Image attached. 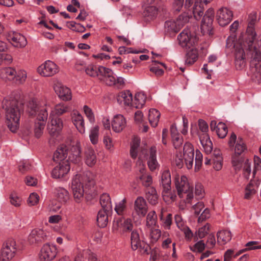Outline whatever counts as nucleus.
<instances>
[{
  "mask_svg": "<svg viewBox=\"0 0 261 261\" xmlns=\"http://www.w3.org/2000/svg\"><path fill=\"white\" fill-rule=\"evenodd\" d=\"M146 98V97L143 93H137L133 101L132 107L137 109L142 108L145 103Z\"/></svg>",
  "mask_w": 261,
  "mask_h": 261,
  "instance_id": "38",
  "label": "nucleus"
},
{
  "mask_svg": "<svg viewBox=\"0 0 261 261\" xmlns=\"http://www.w3.org/2000/svg\"><path fill=\"white\" fill-rule=\"evenodd\" d=\"M200 143L206 153L208 154L211 152L213 149V144L210 138L205 140Z\"/></svg>",
  "mask_w": 261,
  "mask_h": 261,
  "instance_id": "59",
  "label": "nucleus"
},
{
  "mask_svg": "<svg viewBox=\"0 0 261 261\" xmlns=\"http://www.w3.org/2000/svg\"><path fill=\"white\" fill-rule=\"evenodd\" d=\"M247 55L250 59V75L252 81L261 83V40L260 46L247 48Z\"/></svg>",
  "mask_w": 261,
  "mask_h": 261,
  "instance_id": "3",
  "label": "nucleus"
},
{
  "mask_svg": "<svg viewBox=\"0 0 261 261\" xmlns=\"http://www.w3.org/2000/svg\"><path fill=\"white\" fill-rule=\"evenodd\" d=\"M48 117V113L46 109H43L40 110L36 118V121L35 124V135L36 137L39 138L43 133L46 121Z\"/></svg>",
  "mask_w": 261,
  "mask_h": 261,
  "instance_id": "12",
  "label": "nucleus"
},
{
  "mask_svg": "<svg viewBox=\"0 0 261 261\" xmlns=\"http://www.w3.org/2000/svg\"><path fill=\"white\" fill-rule=\"evenodd\" d=\"M175 186L177 195L186 203H191L193 198V189L190 187L188 178L185 176H177L175 179Z\"/></svg>",
  "mask_w": 261,
  "mask_h": 261,
  "instance_id": "5",
  "label": "nucleus"
},
{
  "mask_svg": "<svg viewBox=\"0 0 261 261\" xmlns=\"http://www.w3.org/2000/svg\"><path fill=\"white\" fill-rule=\"evenodd\" d=\"M142 184L145 187H149L152 183V179L151 175L143 174L140 177Z\"/></svg>",
  "mask_w": 261,
  "mask_h": 261,
  "instance_id": "60",
  "label": "nucleus"
},
{
  "mask_svg": "<svg viewBox=\"0 0 261 261\" xmlns=\"http://www.w3.org/2000/svg\"><path fill=\"white\" fill-rule=\"evenodd\" d=\"M69 110L70 107L62 102L56 105L51 110L47 124L48 132L51 136H57L63 128L62 121L59 116L68 112Z\"/></svg>",
  "mask_w": 261,
  "mask_h": 261,
  "instance_id": "2",
  "label": "nucleus"
},
{
  "mask_svg": "<svg viewBox=\"0 0 261 261\" xmlns=\"http://www.w3.org/2000/svg\"><path fill=\"white\" fill-rule=\"evenodd\" d=\"M203 4L201 2L197 1L193 7V13L196 20L199 19L203 14Z\"/></svg>",
  "mask_w": 261,
  "mask_h": 261,
  "instance_id": "41",
  "label": "nucleus"
},
{
  "mask_svg": "<svg viewBox=\"0 0 261 261\" xmlns=\"http://www.w3.org/2000/svg\"><path fill=\"white\" fill-rule=\"evenodd\" d=\"M102 72L99 80L103 81L109 86H116L117 88H121L124 86V80L122 77H116L113 71L108 68H101Z\"/></svg>",
  "mask_w": 261,
  "mask_h": 261,
  "instance_id": "7",
  "label": "nucleus"
},
{
  "mask_svg": "<svg viewBox=\"0 0 261 261\" xmlns=\"http://www.w3.org/2000/svg\"><path fill=\"white\" fill-rule=\"evenodd\" d=\"M228 145L230 147L233 148L234 154L241 155L247 149L246 145L243 139L241 137L237 138L236 135L233 132L230 135Z\"/></svg>",
  "mask_w": 261,
  "mask_h": 261,
  "instance_id": "10",
  "label": "nucleus"
},
{
  "mask_svg": "<svg viewBox=\"0 0 261 261\" xmlns=\"http://www.w3.org/2000/svg\"><path fill=\"white\" fill-rule=\"evenodd\" d=\"M103 68V66H97L93 64H90L86 68L85 72L87 75L92 77H98L99 79L100 75H101V68Z\"/></svg>",
  "mask_w": 261,
  "mask_h": 261,
  "instance_id": "33",
  "label": "nucleus"
},
{
  "mask_svg": "<svg viewBox=\"0 0 261 261\" xmlns=\"http://www.w3.org/2000/svg\"><path fill=\"white\" fill-rule=\"evenodd\" d=\"M162 195L163 200L167 204L172 203L176 198V195L171 191V187L162 189Z\"/></svg>",
  "mask_w": 261,
  "mask_h": 261,
  "instance_id": "32",
  "label": "nucleus"
},
{
  "mask_svg": "<svg viewBox=\"0 0 261 261\" xmlns=\"http://www.w3.org/2000/svg\"><path fill=\"white\" fill-rule=\"evenodd\" d=\"M217 242L221 245H224L231 239V233L228 230H222L217 232Z\"/></svg>",
  "mask_w": 261,
  "mask_h": 261,
  "instance_id": "35",
  "label": "nucleus"
},
{
  "mask_svg": "<svg viewBox=\"0 0 261 261\" xmlns=\"http://www.w3.org/2000/svg\"><path fill=\"white\" fill-rule=\"evenodd\" d=\"M56 195L61 202H66L69 198V193L65 189L59 187L56 189Z\"/></svg>",
  "mask_w": 261,
  "mask_h": 261,
  "instance_id": "42",
  "label": "nucleus"
},
{
  "mask_svg": "<svg viewBox=\"0 0 261 261\" xmlns=\"http://www.w3.org/2000/svg\"><path fill=\"white\" fill-rule=\"evenodd\" d=\"M243 168L244 176L248 178L251 173V162L249 160L246 159L242 167Z\"/></svg>",
  "mask_w": 261,
  "mask_h": 261,
  "instance_id": "56",
  "label": "nucleus"
},
{
  "mask_svg": "<svg viewBox=\"0 0 261 261\" xmlns=\"http://www.w3.org/2000/svg\"><path fill=\"white\" fill-rule=\"evenodd\" d=\"M257 189L256 184L250 182L246 187L244 192V198L250 199L255 195Z\"/></svg>",
  "mask_w": 261,
  "mask_h": 261,
  "instance_id": "40",
  "label": "nucleus"
},
{
  "mask_svg": "<svg viewBox=\"0 0 261 261\" xmlns=\"http://www.w3.org/2000/svg\"><path fill=\"white\" fill-rule=\"evenodd\" d=\"M57 254V249L56 246L46 243L41 249L39 258L41 261H50L55 258Z\"/></svg>",
  "mask_w": 261,
  "mask_h": 261,
  "instance_id": "13",
  "label": "nucleus"
},
{
  "mask_svg": "<svg viewBox=\"0 0 261 261\" xmlns=\"http://www.w3.org/2000/svg\"><path fill=\"white\" fill-rule=\"evenodd\" d=\"M184 159L188 169H191L193 167L194 149L193 146L190 142H186L183 148Z\"/></svg>",
  "mask_w": 261,
  "mask_h": 261,
  "instance_id": "18",
  "label": "nucleus"
},
{
  "mask_svg": "<svg viewBox=\"0 0 261 261\" xmlns=\"http://www.w3.org/2000/svg\"><path fill=\"white\" fill-rule=\"evenodd\" d=\"M111 211H106V210H100L97 216V222L98 225L102 228L105 227L109 222L108 214Z\"/></svg>",
  "mask_w": 261,
  "mask_h": 261,
  "instance_id": "34",
  "label": "nucleus"
},
{
  "mask_svg": "<svg viewBox=\"0 0 261 261\" xmlns=\"http://www.w3.org/2000/svg\"><path fill=\"white\" fill-rule=\"evenodd\" d=\"M187 51L186 58V64L192 65L195 63L198 59V50L193 47Z\"/></svg>",
  "mask_w": 261,
  "mask_h": 261,
  "instance_id": "39",
  "label": "nucleus"
},
{
  "mask_svg": "<svg viewBox=\"0 0 261 261\" xmlns=\"http://www.w3.org/2000/svg\"><path fill=\"white\" fill-rule=\"evenodd\" d=\"M39 196L35 193H32L30 194L28 199V203L30 206L36 205L39 201Z\"/></svg>",
  "mask_w": 261,
  "mask_h": 261,
  "instance_id": "62",
  "label": "nucleus"
},
{
  "mask_svg": "<svg viewBox=\"0 0 261 261\" xmlns=\"http://www.w3.org/2000/svg\"><path fill=\"white\" fill-rule=\"evenodd\" d=\"M205 244L203 241H200L196 243L194 246L190 247V249L194 252H202L205 248Z\"/></svg>",
  "mask_w": 261,
  "mask_h": 261,
  "instance_id": "61",
  "label": "nucleus"
},
{
  "mask_svg": "<svg viewBox=\"0 0 261 261\" xmlns=\"http://www.w3.org/2000/svg\"><path fill=\"white\" fill-rule=\"evenodd\" d=\"M189 16L186 13L181 14L177 17L175 21L179 30H180L184 25L189 21Z\"/></svg>",
  "mask_w": 261,
  "mask_h": 261,
  "instance_id": "48",
  "label": "nucleus"
},
{
  "mask_svg": "<svg viewBox=\"0 0 261 261\" xmlns=\"http://www.w3.org/2000/svg\"><path fill=\"white\" fill-rule=\"evenodd\" d=\"M214 18V10L213 9H208L203 16L201 24V30L203 34H211L212 24Z\"/></svg>",
  "mask_w": 261,
  "mask_h": 261,
  "instance_id": "11",
  "label": "nucleus"
},
{
  "mask_svg": "<svg viewBox=\"0 0 261 261\" xmlns=\"http://www.w3.org/2000/svg\"><path fill=\"white\" fill-rule=\"evenodd\" d=\"M99 127L95 126L92 128L90 133L89 137L91 143L93 144H96L98 141Z\"/></svg>",
  "mask_w": 261,
  "mask_h": 261,
  "instance_id": "50",
  "label": "nucleus"
},
{
  "mask_svg": "<svg viewBox=\"0 0 261 261\" xmlns=\"http://www.w3.org/2000/svg\"><path fill=\"white\" fill-rule=\"evenodd\" d=\"M240 155L233 154L232 156L231 163L235 170H240L245 161Z\"/></svg>",
  "mask_w": 261,
  "mask_h": 261,
  "instance_id": "46",
  "label": "nucleus"
},
{
  "mask_svg": "<svg viewBox=\"0 0 261 261\" xmlns=\"http://www.w3.org/2000/svg\"><path fill=\"white\" fill-rule=\"evenodd\" d=\"M2 107L6 111V124L9 129L15 133L19 126V121L22 109L21 104L14 99L5 98Z\"/></svg>",
  "mask_w": 261,
  "mask_h": 261,
  "instance_id": "1",
  "label": "nucleus"
},
{
  "mask_svg": "<svg viewBox=\"0 0 261 261\" xmlns=\"http://www.w3.org/2000/svg\"><path fill=\"white\" fill-rule=\"evenodd\" d=\"M67 148L65 145H60L54 152L53 160L56 162L65 161V159L67 155Z\"/></svg>",
  "mask_w": 261,
  "mask_h": 261,
  "instance_id": "31",
  "label": "nucleus"
},
{
  "mask_svg": "<svg viewBox=\"0 0 261 261\" xmlns=\"http://www.w3.org/2000/svg\"><path fill=\"white\" fill-rule=\"evenodd\" d=\"M130 241L132 249L134 250L138 249L139 244L143 242V241H141L140 239V235L138 230H133L132 231Z\"/></svg>",
  "mask_w": 261,
  "mask_h": 261,
  "instance_id": "44",
  "label": "nucleus"
},
{
  "mask_svg": "<svg viewBox=\"0 0 261 261\" xmlns=\"http://www.w3.org/2000/svg\"><path fill=\"white\" fill-rule=\"evenodd\" d=\"M54 88L56 94L62 100L68 101L71 99L72 95L70 89L63 86L61 83L56 84Z\"/></svg>",
  "mask_w": 261,
  "mask_h": 261,
  "instance_id": "20",
  "label": "nucleus"
},
{
  "mask_svg": "<svg viewBox=\"0 0 261 261\" xmlns=\"http://www.w3.org/2000/svg\"><path fill=\"white\" fill-rule=\"evenodd\" d=\"M47 232L41 228L33 229L28 237V241L30 244H39L47 240Z\"/></svg>",
  "mask_w": 261,
  "mask_h": 261,
  "instance_id": "15",
  "label": "nucleus"
},
{
  "mask_svg": "<svg viewBox=\"0 0 261 261\" xmlns=\"http://www.w3.org/2000/svg\"><path fill=\"white\" fill-rule=\"evenodd\" d=\"M165 29L168 32H177L180 30L174 20H167L165 23Z\"/></svg>",
  "mask_w": 261,
  "mask_h": 261,
  "instance_id": "49",
  "label": "nucleus"
},
{
  "mask_svg": "<svg viewBox=\"0 0 261 261\" xmlns=\"http://www.w3.org/2000/svg\"><path fill=\"white\" fill-rule=\"evenodd\" d=\"M179 44L182 47L190 48L198 42V38L195 35H192L188 29L184 30L178 36Z\"/></svg>",
  "mask_w": 261,
  "mask_h": 261,
  "instance_id": "9",
  "label": "nucleus"
},
{
  "mask_svg": "<svg viewBox=\"0 0 261 261\" xmlns=\"http://www.w3.org/2000/svg\"><path fill=\"white\" fill-rule=\"evenodd\" d=\"M11 203L16 207L19 206L21 203V199L15 193H12L10 197Z\"/></svg>",
  "mask_w": 261,
  "mask_h": 261,
  "instance_id": "63",
  "label": "nucleus"
},
{
  "mask_svg": "<svg viewBox=\"0 0 261 261\" xmlns=\"http://www.w3.org/2000/svg\"><path fill=\"white\" fill-rule=\"evenodd\" d=\"M157 220V215L155 211L150 212L146 217V225L148 227L154 225Z\"/></svg>",
  "mask_w": 261,
  "mask_h": 261,
  "instance_id": "52",
  "label": "nucleus"
},
{
  "mask_svg": "<svg viewBox=\"0 0 261 261\" xmlns=\"http://www.w3.org/2000/svg\"><path fill=\"white\" fill-rule=\"evenodd\" d=\"M126 126V120L122 115H116L112 122L113 130L116 133L121 132Z\"/></svg>",
  "mask_w": 261,
  "mask_h": 261,
  "instance_id": "27",
  "label": "nucleus"
},
{
  "mask_svg": "<svg viewBox=\"0 0 261 261\" xmlns=\"http://www.w3.org/2000/svg\"><path fill=\"white\" fill-rule=\"evenodd\" d=\"M237 48L234 52L235 66L237 69L241 70L246 66L245 54L243 47Z\"/></svg>",
  "mask_w": 261,
  "mask_h": 261,
  "instance_id": "24",
  "label": "nucleus"
},
{
  "mask_svg": "<svg viewBox=\"0 0 261 261\" xmlns=\"http://www.w3.org/2000/svg\"><path fill=\"white\" fill-rule=\"evenodd\" d=\"M117 100L121 106L132 107L133 95L128 90L120 92L117 96Z\"/></svg>",
  "mask_w": 261,
  "mask_h": 261,
  "instance_id": "25",
  "label": "nucleus"
},
{
  "mask_svg": "<svg viewBox=\"0 0 261 261\" xmlns=\"http://www.w3.org/2000/svg\"><path fill=\"white\" fill-rule=\"evenodd\" d=\"M233 17L232 12L226 7L219 9L216 14V19L219 24L224 27L228 24Z\"/></svg>",
  "mask_w": 261,
  "mask_h": 261,
  "instance_id": "16",
  "label": "nucleus"
},
{
  "mask_svg": "<svg viewBox=\"0 0 261 261\" xmlns=\"http://www.w3.org/2000/svg\"><path fill=\"white\" fill-rule=\"evenodd\" d=\"M158 10L154 6H146L144 11V15L149 19H153L158 15Z\"/></svg>",
  "mask_w": 261,
  "mask_h": 261,
  "instance_id": "45",
  "label": "nucleus"
},
{
  "mask_svg": "<svg viewBox=\"0 0 261 261\" xmlns=\"http://www.w3.org/2000/svg\"><path fill=\"white\" fill-rule=\"evenodd\" d=\"M27 112L30 116H38L40 110L43 109H46L47 111V104H44L42 107L36 99H33L30 100L27 105Z\"/></svg>",
  "mask_w": 261,
  "mask_h": 261,
  "instance_id": "22",
  "label": "nucleus"
},
{
  "mask_svg": "<svg viewBox=\"0 0 261 261\" xmlns=\"http://www.w3.org/2000/svg\"><path fill=\"white\" fill-rule=\"evenodd\" d=\"M159 182L162 189L171 187V174L169 169H166L162 171Z\"/></svg>",
  "mask_w": 261,
  "mask_h": 261,
  "instance_id": "30",
  "label": "nucleus"
},
{
  "mask_svg": "<svg viewBox=\"0 0 261 261\" xmlns=\"http://www.w3.org/2000/svg\"><path fill=\"white\" fill-rule=\"evenodd\" d=\"M88 174V173L76 174L72 178L71 188L74 200L77 203L81 202L84 199V185L90 181Z\"/></svg>",
  "mask_w": 261,
  "mask_h": 261,
  "instance_id": "4",
  "label": "nucleus"
},
{
  "mask_svg": "<svg viewBox=\"0 0 261 261\" xmlns=\"http://www.w3.org/2000/svg\"><path fill=\"white\" fill-rule=\"evenodd\" d=\"M100 203L102 208L106 211H111L112 205L110 195L107 193H103L100 197Z\"/></svg>",
  "mask_w": 261,
  "mask_h": 261,
  "instance_id": "36",
  "label": "nucleus"
},
{
  "mask_svg": "<svg viewBox=\"0 0 261 261\" xmlns=\"http://www.w3.org/2000/svg\"><path fill=\"white\" fill-rule=\"evenodd\" d=\"M152 62L154 63V66L151 67L150 68V71L153 73H154L155 75L158 76H160L164 74L163 70L161 69H159L157 66H156V64H160L164 67H166L165 64L163 63L159 62L155 60H152Z\"/></svg>",
  "mask_w": 261,
  "mask_h": 261,
  "instance_id": "53",
  "label": "nucleus"
},
{
  "mask_svg": "<svg viewBox=\"0 0 261 261\" xmlns=\"http://www.w3.org/2000/svg\"><path fill=\"white\" fill-rule=\"evenodd\" d=\"M57 65L50 61H47L37 68L38 73L44 77L51 76L58 72Z\"/></svg>",
  "mask_w": 261,
  "mask_h": 261,
  "instance_id": "14",
  "label": "nucleus"
},
{
  "mask_svg": "<svg viewBox=\"0 0 261 261\" xmlns=\"http://www.w3.org/2000/svg\"><path fill=\"white\" fill-rule=\"evenodd\" d=\"M156 148L155 146H152L149 150V156L147 164L149 168L152 171H154L159 167V164L156 160Z\"/></svg>",
  "mask_w": 261,
  "mask_h": 261,
  "instance_id": "28",
  "label": "nucleus"
},
{
  "mask_svg": "<svg viewBox=\"0 0 261 261\" xmlns=\"http://www.w3.org/2000/svg\"><path fill=\"white\" fill-rule=\"evenodd\" d=\"M216 132L219 138H224L227 134V127L224 123L219 122Z\"/></svg>",
  "mask_w": 261,
  "mask_h": 261,
  "instance_id": "51",
  "label": "nucleus"
},
{
  "mask_svg": "<svg viewBox=\"0 0 261 261\" xmlns=\"http://www.w3.org/2000/svg\"><path fill=\"white\" fill-rule=\"evenodd\" d=\"M70 170L68 160L60 162L52 170L51 176L54 178H61L66 175Z\"/></svg>",
  "mask_w": 261,
  "mask_h": 261,
  "instance_id": "17",
  "label": "nucleus"
},
{
  "mask_svg": "<svg viewBox=\"0 0 261 261\" xmlns=\"http://www.w3.org/2000/svg\"><path fill=\"white\" fill-rule=\"evenodd\" d=\"M146 198L148 202L152 204L155 205L158 200V195L156 191L153 187H150L147 189L146 192Z\"/></svg>",
  "mask_w": 261,
  "mask_h": 261,
  "instance_id": "43",
  "label": "nucleus"
},
{
  "mask_svg": "<svg viewBox=\"0 0 261 261\" xmlns=\"http://www.w3.org/2000/svg\"><path fill=\"white\" fill-rule=\"evenodd\" d=\"M134 210L140 217L145 216L148 211V207L145 200L142 197H138L136 199L134 203Z\"/></svg>",
  "mask_w": 261,
  "mask_h": 261,
  "instance_id": "21",
  "label": "nucleus"
},
{
  "mask_svg": "<svg viewBox=\"0 0 261 261\" xmlns=\"http://www.w3.org/2000/svg\"><path fill=\"white\" fill-rule=\"evenodd\" d=\"M27 77L26 71L23 70H19L17 71V74L14 79L16 80V82L17 83L22 84L25 81Z\"/></svg>",
  "mask_w": 261,
  "mask_h": 261,
  "instance_id": "57",
  "label": "nucleus"
},
{
  "mask_svg": "<svg viewBox=\"0 0 261 261\" xmlns=\"http://www.w3.org/2000/svg\"><path fill=\"white\" fill-rule=\"evenodd\" d=\"M17 250L16 242L12 239L7 240L3 244L1 251L2 260L9 261L14 257Z\"/></svg>",
  "mask_w": 261,
  "mask_h": 261,
  "instance_id": "8",
  "label": "nucleus"
},
{
  "mask_svg": "<svg viewBox=\"0 0 261 261\" xmlns=\"http://www.w3.org/2000/svg\"><path fill=\"white\" fill-rule=\"evenodd\" d=\"M140 140L138 138H134L131 144L130 149V154L133 159H136L137 156V150L140 145Z\"/></svg>",
  "mask_w": 261,
  "mask_h": 261,
  "instance_id": "47",
  "label": "nucleus"
},
{
  "mask_svg": "<svg viewBox=\"0 0 261 261\" xmlns=\"http://www.w3.org/2000/svg\"><path fill=\"white\" fill-rule=\"evenodd\" d=\"M133 225L130 219L125 220L123 223H121L120 227V231L123 232L133 231Z\"/></svg>",
  "mask_w": 261,
  "mask_h": 261,
  "instance_id": "54",
  "label": "nucleus"
},
{
  "mask_svg": "<svg viewBox=\"0 0 261 261\" xmlns=\"http://www.w3.org/2000/svg\"><path fill=\"white\" fill-rule=\"evenodd\" d=\"M68 160L73 163H77L81 160V148L80 143L73 145L68 153Z\"/></svg>",
  "mask_w": 261,
  "mask_h": 261,
  "instance_id": "23",
  "label": "nucleus"
},
{
  "mask_svg": "<svg viewBox=\"0 0 261 261\" xmlns=\"http://www.w3.org/2000/svg\"><path fill=\"white\" fill-rule=\"evenodd\" d=\"M5 74L7 79L12 80L15 79L17 74V71L12 67H7L4 69Z\"/></svg>",
  "mask_w": 261,
  "mask_h": 261,
  "instance_id": "58",
  "label": "nucleus"
},
{
  "mask_svg": "<svg viewBox=\"0 0 261 261\" xmlns=\"http://www.w3.org/2000/svg\"><path fill=\"white\" fill-rule=\"evenodd\" d=\"M160 115V112L155 109H151L149 111L148 120L152 127H155L158 125Z\"/></svg>",
  "mask_w": 261,
  "mask_h": 261,
  "instance_id": "37",
  "label": "nucleus"
},
{
  "mask_svg": "<svg viewBox=\"0 0 261 261\" xmlns=\"http://www.w3.org/2000/svg\"><path fill=\"white\" fill-rule=\"evenodd\" d=\"M86 164L90 167L94 165L96 162V156L94 149L91 147H87L85 151Z\"/></svg>",
  "mask_w": 261,
  "mask_h": 261,
  "instance_id": "29",
  "label": "nucleus"
},
{
  "mask_svg": "<svg viewBox=\"0 0 261 261\" xmlns=\"http://www.w3.org/2000/svg\"><path fill=\"white\" fill-rule=\"evenodd\" d=\"M150 239L152 242H156L161 236V231L159 229H153L151 230Z\"/></svg>",
  "mask_w": 261,
  "mask_h": 261,
  "instance_id": "64",
  "label": "nucleus"
},
{
  "mask_svg": "<svg viewBox=\"0 0 261 261\" xmlns=\"http://www.w3.org/2000/svg\"><path fill=\"white\" fill-rule=\"evenodd\" d=\"M256 22V15L251 13L248 17V24L246 30L247 37L244 42V46L247 48L250 46H260L261 38L258 40L256 37V33L254 31V25Z\"/></svg>",
  "mask_w": 261,
  "mask_h": 261,
  "instance_id": "6",
  "label": "nucleus"
},
{
  "mask_svg": "<svg viewBox=\"0 0 261 261\" xmlns=\"http://www.w3.org/2000/svg\"><path fill=\"white\" fill-rule=\"evenodd\" d=\"M126 200L125 198H124L118 203L116 204L115 211H116L118 215H122L123 214L124 211L126 208Z\"/></svg>",
  "mask_w": 261,
  "mask_h": 261,
  "instance_id": "55",
  "label": "nucleus"
},
{
  "mask_svg": "<svg viewBox=\"0 0 261 261\" xmlns=\"http://www.w3.org/2000/svg\"><path fill=\"white\" fill-rule=\"evenodd\" d=\"M8 40L16 47H24L27 44L25 37L17 32H10L8 35Z\"/></svg>",
  "mask_w": 261,
  "mask_h": 261,
  "instance_id": "19",
  "label": "nucleus"
},
{
  "mask_svg": "<svg viewBox=\"0 0 261 261\" xmlns=\"http://www.w3.org/2000/svg\"><path fill=\"white\" fill-rule=\"evenodd\" d=\"M72 122L79 132L81 134L85 132L84 120L83 116L77 111H73L71 114Z\"/></svg>",
  "mask_w": 261,
  "mask_h": 261,
  "instance_id": "26",
  "label": "nucleus"
}]
</instances>
